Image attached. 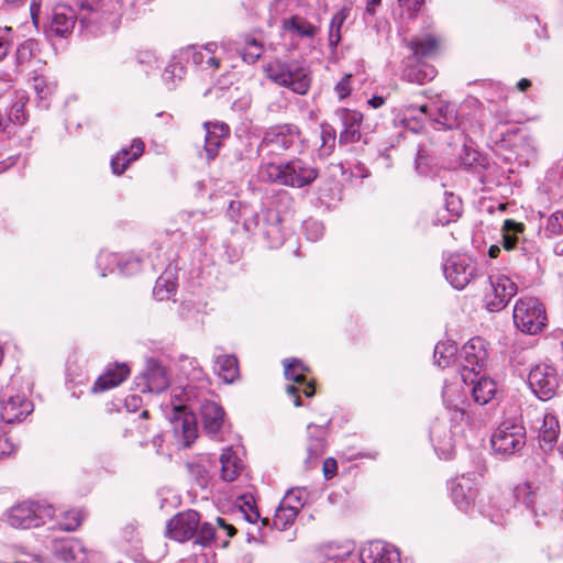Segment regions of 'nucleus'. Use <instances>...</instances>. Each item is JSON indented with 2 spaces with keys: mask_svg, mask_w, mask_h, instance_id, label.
I'll use <instances>...</instances> for the list:
<instances>
[{
  "mask_svg": "<svg viewBox=\"0 0 563 563\" xmlns=\"http://www.w3.org/2000/svg\"><path fill=\"white\" fill-rule=\"evenodd\" d=\"M260 176L267 181L292 188L310 185L318 177V170L310 163L294 158L285 163H264Z\"/></svg>",
  "mask_w": 563,
  "mask_h": 563,
  "instance_id": "1",
  "label": "nucleus"
},
{
  "mask_svg": "<svg viewBox=\"0 0 563 563\" xmlns=\"http://www.w3.org/2000/svg\"><path fill=\"white\" fill-rule=\"evenodd\" d=\"M264 73L269 80L297 95H306L311 86L310 71L296 60L274 59L265 65Z\"/></svg>",
  "mask_w": 563,
  "mask_h": 563,
  "instance_id": "2",
  "label": "nucleus"
},
{
  "mask_svg": "<svg viewBox=\"0 0 563 563\" xmlns=\"http://www.w3.org/2000/svg\"><path fill=\"white\" fill-rule=\"evenodd\" d=\"M514 323L518 330L527 334H537L547 325L544 306L534 297H520L514 306Z\"/></svg>",
  "mask_w": 563,
  "mask_h": 563,
  "instance_id": "3",
  "label": "nucleus"
},
{
  "mask_svg": "<svg viewBox=\"0 0 563 563\" xmlns=\"http://www.w3.org/2000/svg\"><path fill=\"white\" fill-rule=\"evenodd\" d=\"M53 517L54 509L51 505L34 501H23L7 512L8 523L18 529L40 527L51 521Z\"/></svg>",
  "mask_w": 563,
  "mask_h": 563,
  "instance_id": "4",
  "label": "nucleus"
},
{
  "mask_svg": "<svg viewBox=\"0 0 563 563\" xmlns=\"http://www.w3.org/2000/svg\"><path fill=\"white\" fill-rule=\"evenodd\" d=\"M517 292L518 286L509 276L500 272L490 274L484 290V307L489 312H499L507 307Z\"/></svg>",
  "mask_w": 563,
  "mask_h": 563,
  "instance_id": "5",
  "label": "nucleus"
},
{
  "mask_svg": "<svg viewBox=\"0 0 563 563\" xmlns=\"http://www.w3.org/2000/svg\"><path fill=\"white\" fill-rule=\"evenodd\" d=\"M166 416L169 419L175 437L181 441L184 446L190 445L198 435L196 417L192 410H188L183 400L166 405Z\"/></svg>",
  "mask_w": 563,
  "mask_h": 563,
  "instance_id": "6",
  "label": "nucleus"
},
{
  "mask_svg": "<svg viewBox=\"0 0 563 563\" xmlns=\"http://www.w3.org/2000/svg\"><path fill=\"white\" fill-rule=\"evenodd\" d=\"M299 129L289 123L269 126L262 139L261 150L272 154H280L299 141Z\"/></svg>",
  "mask_w": 563,
  "mask_h": 563,
  "instance_id": "7",
  "label": "nucleus"
},
{
  "mask_svg": "<svg viewBox=\"0 0 563 563\" xmlns=\"http://www.w3.org/2000/svg\"><path fill=\"white\" fill-rule=\"evenodd\" d=\"M225 51V43L219 46L217 43H208L201 47H184L177 51V60L192 62L195 66L202 70L216 71L220 67L221 59L217 55L218 51Z\"/></svg>",
  "mask_w": 563,
  "mask_h": 563,
  "instance_id": "8",
  "label": "nucleus"
},
{
  "mask_svg": "<svg viewBox=\"0 0 563 563\" xmlns=\"http://www.w3.org/2000/svg\"><path fill=\"white\" fill-rule=\"evenodd\" d=\"M528 384L539 399L549 400L555 396L559 387L556 369L549 364H538L530 369Z\"/></svg>",
  "mask_w": 563,
  "mask_h": 563,
  "instance_id": "9",
  "label": "nucleus"
},
{
  "mask_svg": "<svg viewBox=\"0 0 563 563\" xmlns=\"http://www.w3.org/2000/svg\"><path fill=\"white\" fill-rule=\"evenodd\" d=\"M526 444V431L520 424L501 423L492 437V446L499 454L511 455Z\"/></svg>",
  "mask_w": 563,
  "mask_h": 563,
  "instance_id": "10",
  "label": "nucleus"
},
{
  "mask_svg": "<svg viewBox=\"0 0 563 563\" xmlns=\"http://www.w3.org/2000/svg\"><path fill=\"white\" fill-rule=\"evenodd\" d=\"M446 280L456 289H464L476 275L475 263L464 255H453L444 264Z\"/></svg>",
  "mask_w": 563,
  "mask_h": 563,
  "instance_id": "11",
  "label": "nucleus"
},
{
  "mask_svg": "<svg viewBox=\"0 0 563 563\" xmlns=\"http://www.w3.org/2000/svg\"><path fill=\"white\" fill-rule=\"evenodd\" d=\"M463 369L472 373L484 371L489 361V344L482 336L471 338L461 350Z\"/></svg>",
  "mask_w": 563,
  "mask_h": 563,
  "instance_id": "12",
  "label": "nucleus"
},
{
  "mask_svg": "<svg viewBox=\"0 0 563 563\" xmlns=\"http://www.w3.org/2000/svg\"><path fill=\"white\" fill-rule=\"evenodd\" d=\"M280 216L276 209L267 208L262 210L261 217L254 216L252 219L244 221L246 230L251 231L255 227H260L263 234L269 240L271 246L277 247L284 241L280 229Z\"/></svg>",
  "mask_w": 563,
  "mask_h": 563,
  "instance_id": "13",
  "label": "nucleus"
},
{
  "mask_svg": "<svg viewBox=\"0 0 563 563\" xmlns=\"http://www.w3.org/2000/svg\"><path fill=\"white\" fill-rule=\"evenodd\" d=\"M78 5L82 24L100 23L103 31L115 27L117 13L106 8L101 0H79Z\"/></svg>",
  "mask_w": 563,
  "mask_h": 563,
  "instance_id": "14",
  "label": "nucleus"
},
{
  "mask_svg": "<svg viewBox=\"0 0 563 563\" xmlns=\"http://www.w3.org/2000/svg\"><path fill=\"white\" fill-rule=\"evenodd\" d=\"M200 522V516L196 510H187L177 514L166 526V533L169 539L185 542L194 537Z\"/></svg>",
  "mask_w": 563,
  "mask_h": 563,
  "instance_id": "15",
  "label": "nucleus"
},
{
  "mask_svg": "<svg viewBox=\"0 0 563 563\" xmlns=\"http://www.w3.org/2000/svg\"><path fill=\"white\" fill-rule=\"evenodd\" d=\"M362 563H401L398 549L384 541H371L360 549Z\"/></svg>",
  "mask_w": 563,
  "mask_h": 563,
  "instance_id": "16",
  "label": "nucleus"
},
{
  "mask_svg": "<svg viewBox=\"0 0 563 563\" xmlns=\"http://www.w3.org/2000/svg\"><path fill=\"white\" fill-rule=\"evenodd\" d=\"M533 154V146L523 137H517L509 148L501 147L498 152V156L506 164H509L508 173L511 174L516 173L522 166H528Z\"/></svg>",
  "mask_w": 563,
  "mask_h": 563,
  "instance_id": "17",
  "label": "nucleus"
},
{
  "mask_svg": "<svg viewBox=\"0 0 563 563\" xmlns=\"http://www.w3.org/2000/svg\"><path fill=\"white\" fill-rule=\"evenodd\" d=\"M170 384V376L162 361L150 357L143 369V393H162Z\"/></svg>",
  "mask_w": 563,
  "mask_h": 563,
  "instance_id": "18",
  "label": "nucleus"
},
{
  "mask_svg": "<svg viewBox=\"0 0 563 563\" xmlns=\"http://www.w3.org/2000/svg\"><path fill=\"white\" fill-rule=\"evenodd\" d=\"M54 553L65 563H89L93 552L78 539L60 540L54 543Z\"/></svg>",
  "mask_w": 563,
  "mask_h": 563,
  "instance_id": "19",
  "label": "nucleus"
},
{
  "mask_svg": "<svg viewBox=\"0 0 563 563\" xmlns=\"http://www.w3.org/2000/svg\"><path fill=\"white\" fill-rule=\"evenodd\" d=\"M199 415L203 430L212 435H218L224 427L225 413L223 408L216 401L205 399L200 402Z\"/></svg>",
  "mask_w": 563,
  "mask_h": 563,
  "instance_id": "20",
  "label": "nucleus"
},
{
  "mask_svg": "<svg viewBox=\"0 0 563 563\" xmlns=\"http://www.w3.org/2000/svg\"><path fill=\"white\" fill-rule=\"evenodd\" d=\"M427 113V104H404L396 110L394 121L396 124L417 133L423 129Z\"/></svg>",
  "mask_w": 563,
  "mask_h": 563,
  "instance_id": "21",
  "label": "nucleus"
},
{
  "mask_svg": "<svg viewBox=\"0 0 563 563\" xmlns=\"http://www.w3.org/2000/svg\"><path fill=\"white\" fill-rule=\"evenodd\" d=\"M33 410L32 402L24 395H11L2 400L0 417L7 423H14Z\"/></svg>",
  "mask_w": 563,
  "mask_h": 563,
  "instance_id": "22",
  "label": "nucleus"
},
{
  "mask_svg": "<svg viewBox=\"0 0 563 563\" xmlns=\"http://www.w3.org/2000/svg\"><path fill=\"white\" fill-rule=\"evenodd\" d=\"M343 130L340 133V143H355L361 139V124L363 114L357 110L341 108L336 111Z\"/></svg>",
  "mask_w": 563,
  "mask_h": 563,
  "instance_id": "23",
  "label": "nucleus"
},
{
  "mask_svg": "<svg viewBox=\"0 0 563 563\" xmlns=\"http://www.w3.org/2000/svg\"><path fill=\"white\" fill-rule=\"evenodd\" d=\"M205 151L208 159H213L222 145V140L229 135L230 129L223 122H205Z\"/></svg>",
  "mask_w": 563,
  "mask_h": 563,
  "instance_id": "24",
  "label": "nucleus"
},
{
  "mask_svg": "<svg viewBox=\"0 0 563 563\" xmlns=\"http://www.w3.org/2000/svg\"><path fill=\"white\" fill-rule=\"evenodd\" d=\"M75 22L76 13L70 7L57 5L53 11L48 32L65 37L73 32Z\"/></svg>",
  "mask_w": 563,
  "mask_h": 563,
  "instance_id": "25",
  "label": "nucleus"
},
{
  "mask_svg": "<svg viewBox=\"0 0 563 563\" xmlns=\"http://www.w3.org/2000/svg\"><path fill=\"white\" fill-rule=\"evenodd\" d=\"M284 375L287 380H292L297 384H305L302 393L306 397L314 395V386L311 382L306 380V374L309 367L298 358H286L283 361Z\"/></svg>",
  "mask_w": 563,
  "mask_h": 563,
  "instance_id": "26",
  "label": "nucleus"
},
{
  "mask_svg": "<svg viewBox=\"0 0 563 563\" xmlns=\"http://www.w3.org/2000/svg\"><path fill=\"white\" fill-rule=\"evenodd\" d=\"M355 545L351 541L329 542L319 547L317 554L319 559L332 563H341L354 559Z\"/></svg>",
  "mask_w": 563,
  "mask_h": 563,
  "instance_id": "27",
  "label": "nucleus"
},
{
  "mask_svg": "<svg viewBox=\"0 0 563 563\" xmlns=\"http://www.w3.org/2000/svg\"><path fill=\"white\" fill-rule=\"evenodd\" d=\"M130 369L125 364H115L114 366H109L102 375L98 377L95 382L91 391L103 393L108 389L117 387L129 376Z\"/></svg>",
  "mask_w": 563,
  "mask_h": 563,
  "instance_id": "28",
  "label": "nucleus"
},
{
  "mask_svg": "<svg viewBox=\"0 0 563 563\" xmlns=\"http://www.w3.org/2000/svg\"><path fill=\"white\" fill-rule=\"evenodd\" d=\"M559 434L560 423L558 418L553 413H544L538 435L542 449L551 450L556 443Z\"/></svg>",
  "mask_w": 563,
  "mask_h": 563,
  "instance_id": "29",
  "label": "nucleus"
},
{
  "mask_svg": "<svg viewBox=\"0 0 563 563\" xmlns=\"http://www.w3.org/2000/svg\"><path fill=\"white\" fill-rule=\"evenodd\" d=\"M221 472L220 476L224 482L235 481L244 468L242 460L231 449L223 450L220 456Z\"/></svg>",
  "mask_w": 563,
  "mask_h": 563,
  "instance_id": "30",
  "label": "nucleus"
},
{
  "mask_svg": "<svg viewBox=\"0 0 563 563\" xmlns=\"http://www.w3.org/2000/svg\"><path fill=\"white\" fill-rule=\"evenodd\" d=\"M217 527L224 530L229 538H232L236 532L232 525L227 523L224 519L219 517L216 519V523L205 522L201 525L199 530L197 529V542L201 545H208L214 541Z\"/></svg>",
  "mask_w": 563,
  "mask_h": 563,
  "instance_id": "31",
  "label": "nucleus"
},
{
  "mask_svg": "<svg viewBox=\"0 0 563 563\" xmlns=\"http://www.w3.org/2000/svg\"><path fill=\"white\" fill-rule=\"evenodd\" d=\"M141 156V142L139 140H134L131 148H122L112 159H111V168L113 174L121 175L128 166L137 161Z\"/></svg>",
  "mask_w": 563,
  "mask_h": 563,
  "instance_id": "32",
  "label": "nucleus"
},
{
  "mask_svg": "<svg viewBox=\"0 0 563 563\" xmlns=\"http://www.w3.org/2000/svg\"><path fill=\"white\" fill-rule=\"evenodd\" d=\"M216 374L228 384L239 377L238 360L233 355H219L214 361Z\"/></svg>",
  "mask_w": 563,
  "mask_h": 563,
  "instance_id": "33",
  "label": "nucleus"
},
{
  "mask_svg": "<svg viewBox=\"0 0 563 563\" xmlns=\"http://www.w3.org/2000/svg\"><path fill=\"white\" fill-rule=\"evenodd\" d=\"M433 121L446 130H453L460 126L461 118L457 114L456 106L451 102H440Z\"/></svg>",
  "mask_w": 563,
  "mask_h": 563,
  "instance_id": "34",
  "label": "nucleus"
},
{
  "mask_svg": "<svg viewBox=\"0 0 563 563\" xmlns=\"http://www.w3.org/2000/svg\"><path fill=\"white\" fill-rule=\"evenodd\" d=\"M117 265L120 273L123 275H128L131 273H136L139 269V260L137 258H125L123 261L122 257H119L117 254L103 253L98 257L99 266H109L110 272H113L112 265Z\"/></svg>",
  "mask_w": 563,
  "mask_h": 563,
  "instance_id": "35",
  "label": "nucleus"
},
{
  "mask_svg": "<svg viewBox=\"0 0 563 563\" xmlns=\"http://www.w3.org/2000/svg\"><path fill=\"white\" fill-rule=\"evenodd\" d=\"M497 393V386L495 380L488 377H481L474 383L472 388V396L475 402L478 405L488 404Z\"/></svg>",
  "mask_w": 563,
  "mask_h": 563,
  "instance_id": "36",
  "label": "nucleus"
},
{
  "mask_svg": "<svg viewBox=\"0 0 563 563\" xmlns=\"http://www.w3.org/2000/svg\"><path fill=\"white\" fill-rule=\"evenodd\" d=\"M451 495L457 508L464 511L468 510L475 497V493L471 489L468 482L464 478L452 484Z\"/></svg>",
  "mask_w": 563,
  "mask_h": 563,
  "instance_id": "37",
  "label": "nucleus"
},
{
  "mask_svg": "<svg viewBox=\"0 0 563 563\" xmlns=\"http://www.w3.org/2000/svg\"><path fill=\"white\" fill-rule=\"evenodd\" d=\"M177 51L172 55L169 64L163 71V81L167 86V88H174L178 81H180L186 73V65L189 62H179L177 60Z\"/></svg>",
  "mask_w": 563,
  "mask_h": 563,
  "instance_id": "38",
  "label": "nucleus"
},
{
  "mask_svg": "<svg viewBox=\"0 0 563 563\" xmlns=\"http://www.w3.org/2000/svg\"><path fill=\"white\" fill-rule=\"evenodd\" d=\"M307 431L309 435V443L307 448L309 456L318 457L324 451V437L327 433V428L324 426L309 423Z\"/></svg>",
  "mask_w": 563,
  "mask_h": 563,
  "instance_id": "39",
  "label": "nucleus"
},
{
  "mask_svg": "<svg viewBox=\"0 0 563 563\" xmlns=\"http://www.w3.org/2000/svg\"><path fill=\"white\" fill-rule=\"evenodd\" d=\"M510 501L506 500L503 493L497 492L489 498V507L484 509L486 516L497 525L503 523L504 512L510 509Z\"/></svg>",
  "mask_w": 563,
  "mask_h": 563,
  "instance_id": "40",
  "label": "nucleus"
},
{
  "mask_svg": "<svg viewBox=\"0 0 563 563\" xmlns=\"http://www.w3.org/2000/svg\"><path fill=\"white\" fill-rule=\"evenodd\" d=\"M457 347L453 341L445 340L439 342L434 347V362L441 367H448L456 356Z\"/></svg>",
  "mask_w": 563,
  "mask_h": 563,
  "instance_id": "41",
  "label": "nucleus"
},
{
  "mask_svg": "<svg viewBox=\"0 0 563 563\" xmlns=\"http://www.w3.org/2000/svg\"><path fill=\"white\" fill-rule=\"evenodd\" d=\"M319 139L318 155L322 158L328 157L335 147L336 132L334 128L328 123H322L320 125Z\"/></svg>",
  "mask_w": 563,
  "mask_h": 563,
  "instance_id": "42",
  "label": "nucleus"
},
{
  "mask_svg": "<svg viewBox=\"0 0 563 563\" xmlns=\"http://www.w3.org/2000/svg\"><path fill=\"white\" fill-rule=\"evenodd\" d=\"M435 75V68L428 64H420L405 71V77L408 81L419 85H424L431 81Z\"/></svg>",
  "mask_w": 563,
  "mask_h": 563,
  "instance_id": "43",
  "label": "nucleus"
},
{
  "mask_svg": "<svg viewBox=\"0 0 563 563\" xmlns=\"http://www.w3.org/2000/svg\"><path fill=\"white\" fill-rule=\"evenodd\" d=\"M412 54L417 57H428L433 55L438 48V41L428 35L424 38H413L409 43Z\"/></svg>",
  "mask_w": 563,
  "mask_h": 563,
  "instance_id": "44",
  "label": "nucleus"
},
{
  "mask_svg": "<svg viewBox=\"0 0 563 563\" xmlns=\"http://www.w3.org/2000/svg\"><path fill=\"white\" fill-rule=\"evenodd\" d=\"M283 27L285 31H288L295 35L298 36H313L314 34V26L310 24L309 22L298 18L292 16L290 19H285L283 21Z\"/></svg>",
  "mask_w": 563,
  "mask_h": 563,
  "instance_id": "45",
  "label": "nucleus"
},
{
  "mask_svg": "<svg viewBox=\"0 0 563 563\" xmlns=\"http://www.w3.org/2000/svg\"><path fill=\"white\" fill-rule=\"evenodd\" d=\"M514 497L530 508L534 516L538 515L537 496L528 483L517 485L514 489Z\"/></svg>",
  "mask_w": 563,
  "mask_h": 563,
  "instance_id": "46",
  "label": "nucleus"
},
{
  "mask_svg": "<svg viewBox=\"0 0 563 563\" xmlns=\"http://www.w3.org/2000/svg\"><path fill=\"white\" fill-rule=\"evenodd\" d=\"M298 514L299 512L291 509V507H287L280 503L275 512L273 523L278 530H285L295 522Z\"/></svg>",
  "mask_w": 563,
  "mask_h": 563,
  "instance_id": "47",
  "label": "nucleus"
},
{
  "mask_svg": "<svg viewBox=\"0 0 563 563\" xmlns=\"http://www.w3.org/2000/svg\"><path fill=\"white\" fill-rule=\"evenodd\" d=\"M37 43L34 40H26L15 51V60L19 66H26L36 56Z\"/></svg>",
  "mask_w": 563,
  "mask_h": 563,
  "instance_id": "48",
  "label": "nucleus"
},
{
  "mask_svg": "<svg viewBox=\"0 0 563 563\" xmlns=\"http://www.w3.org/2000/svg\"><path fill=\"white\" fill-rule=\"evenodd\" d=\"M84 519V514L79 509H71L62 514L56 525L60 530L75 531Z\"/></svg>",
  "mask_w": 563,
  "mask_h": 563,
  "instance_id": "49",
  "label": "nucleus"
},
{
  "mask_svg": "<svg viewBox=\"0 0 563 563\" xmlns=\"http://www.w3.org/2000/svg\"><path fill=\"white\" fill-rule=\"evenodd\" d=\"M349 16V9L342 8L339 10L331 19L330 31H329V42L331 45H338L341 40V27Z\"/></svg>",
  "mask_w": 563,
  "mask_h": 563,
  "instance_id": "50",
  "label": "nucleus"
},
{
  "mask_svg": "<svg viewBox=\"0 0 563 563\" xmlns=\"http://www.w3.org/2000/svg\"><path fill=\"white\" fill-rule=\"evenodd\" d=\"M307 496H308V493L305 488L296 487V488L289 489L285 494V496L280 503L287 507H291V509L299 512L300 509L306 504Z\"/></svg>",
  "mask_w": 563,
  "mask_h": 563,
  "instance_id": "51",
  "label": "nucleus"
},
{
  "mask_svg": "<svg viewBox=\"0 0 563 563\" xmlns=\"http://www.w3.org/2000/svg\"><path fill=\"white\" fill-rule=\"evenodd\" d=\"M503 246L505 250L510 251L516 246L517 233L522 231V224L514 220H506L504 222Z\"/></svg>",
  "mask_w": 563,
  "mask_h": 563,
  "instance_id": "52",
  "label": "nucleus"
},
{
  "mask_svg": "<svg viewBox=\"0 0 563 563\" xmlns=\"http://www.w3.org/2000/svg\"><path fill=\"white\" fill-rule=\"evenodd\" d=\"M179 368L184 373V375L191 382H202L205 379L203 372L195 358H181Z\"/></svg>",
  "mask_w": 563,
  "mask_h": 563,
  "instance_id": "53",
  "label": "nucleus"
},
{
  "mask_svg": "<svg viewBox=\"0 0 563 563\" xmlns=\"http://www.w3.org/2000/svg\"><path fill=\"white\" fill-rule=\"evenodd\" d=\"M263 52L262 43L255 38L247 37L241 51V55L244 62L253 64L262 56Z\"/></svg>",
  "mask_w": 563,
  "mask_h": 563,
  "instance_id": "54",
  "label": "nucleus"
},
{
  "mask_svg": "<svg viewBox=\"0 0 563 563\" xmlns=\"http://www.w3.org/2000/svg\"><path fill=\"white\" fill-rule=\"evenodd\" d=\"M432 441L440 459L450 460L454 455V444L450 434L432 438Z\"/></svg>",
  "mask_w": 563,
  "mask_h": 563,
  "instance_id": "55",
  "label": "nucleus"
},
{
  "mask_svg": "<svg viewBox=\"0 0 563 563\" xmlns=\"http://www.w3.org/2000/svg\"><path fill=\"white\" fill-rule=\"evenodd\" d=\"M176 290V286L165 276H159L155 283L153 295L159 300H167Z\"/></svg>",
  "mask_w": 563,
  "mask_h": 563,
  "instance_id": "56",
  "label": "nucleus"
},
{
  "mask_svg": "<svg viewBox=\"0 0 563 563\" xmlns=\"http://www.w3.org/2000/svg\"><path fill=\"white\" fill-rule=\"evenodd\" d=\"M415 167L417 173L420 175L428 176L431 174L433 168V157L427 150H418L417 157L415 159Z\"/></svg>",
  "mask_w": 563,
  "mask_h": 563,
  "instance_id": "57",
  "label": "nucleus"
},
{
  "mask_svg": "<svg viewBox=\"0 0 563 563\" xmlns=\"http://www.w3.org/2000/svg\"><path fill=\"white\" fill-rule=\"evenodd\" d=\"M187 471L189 476L196 482V484L200 487H205L208 484V471L206 467L199 463H188Z\"/></svg>",
  "mask_w": 563,
  "mask_h": 563,
  "instance_id": "58",
  "label": "nucleus"
},
{
  "mask_svg": "<svg viewBox=\"0 0 563 563\" xmlns=\"http://www.w3.org/2000/svg\"><path fill=\"white\" fill-rule=\"evenodd\" d=\"M445 210L450 213L449 218L443 217L440 219V224L445 225L460 217L462 208H461V201L453 196L452 194L448 196L446 198V207Z\"/></svg>",
  "mask_w": 563,
  "mask_h": 563,
  "instance_id": "59",
  "label": "nucleus"
},
{
  "mask_svg": "<svg viewBox=\"0 0 563 563\" xmlns=\"http://www.w3.org/2000/svg\"><path fill=\"white\" fill-rule=\"evenodd\" d=\"M545 231L552 236L563 233V210H556L549 216L545 223Z\"/></svg>",
  "mask_w": 563,
  "mask_h": 563,
  "instance_id": "60",
  "label": "nucleus"
},
{
  "mask_svg": "<svg viewBox=\"0 0 563 563\" xmlns=\"http://www.w3.org/2000/svg\"><path fill=\"white\" fill-rule=\"evenodd\" d=\"M33 86H34V89H35L38 98L42 100H46L54 92V89H55L54 84L48 82L42 76H35L33 78Z\"/></svg>",
  "mask_w": 563,
  "mask_h": 563,
  "instance_id": "61",
  "label": "nucleus"
},
{
  "mask_svg": "<svg viewBox=\"0 0 563 563\" xmlns=\"http://www.w3.org/2000/svg\"><path fill=\"white\" fill-rule=\"evenodd\" d=\"M352 74H345L334 85V92L340 101L346 99L352 93Z\"/></svg>",
  "mask_w": 563,
  "mask_h": 563,
  "instance_id": "62",
  "label": "nucleus"
},
{
  "mask_svg": "<svg viewBox=\"0 0 563 563\" xmlns=\"http://www.w3.org/2000/svg\"><path fill=\"white\" fill-rule=\"evenodd\" d=\"M457 387L454 385H445L443 389V400L448 407H452L455 409L460 408V405H463V399L457 395Z\"/></svg>",
  "mask_w": 563,
  "mask_h": 563,
  "instance_id": "63",
  "label": "nucleus"
},
{
  "mask_svg": "<svg viewBox=\"0 0 563 563\" xmlns=\"http://www.w3.org/2000/svg\"><path fill=\"white\" fill-rule=\"evenodd\" d=\"M242 504L239 505L241 512L243 514L244 519L250 523H255L260 519L258 511L254 508L251 503V497L243 496Z\"/></svg>",
  "mask_w": 563,
  "mask_h": 563,
  "instance_id": "64",
  "label": "nucleus"
}]
</instances>
